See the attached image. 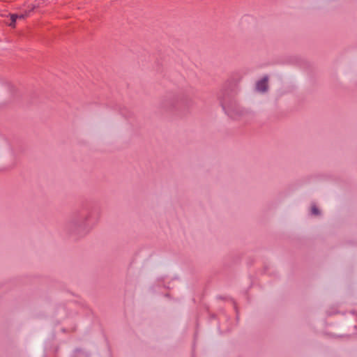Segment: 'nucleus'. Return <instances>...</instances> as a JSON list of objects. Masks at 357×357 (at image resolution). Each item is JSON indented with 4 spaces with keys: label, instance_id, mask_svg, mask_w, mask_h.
I'll return each instance as SVG.
<instances>
[{
    "label": "nucleus",
    "instance_id": "f257e3e1",
    "mask_svg": "<svg viewBox=\"0 0 357 357\" xmlns=\"http://www.w3.org/2000/svg\"><path fill=\"white\" fill-rule=\"evenodd\" d=\"M90 216L91 215L88 214L82 216L75 215L73 217L66 225L67 229L70 231L78 233L82 231H88L95 224V222L90 224Z\"/></svg>",
    "mask_w": 357,
    "mask_h": 357
},
{
    "label": "nucleus",
    "instance_id": "f03ea898",
    "mask_svg": "<svg viewBox=\"0 0 357 357\" xmlns=\"http://www.w3.org/2000/svg\"><path fill=\"white\" fill-rule=\"evenodd\" d=\"M223 107L226 113L234 119H238L244 113V111L236 104L231 106L223 105Z\"/></svg>",
    "mask_w": 357,
    "mask_h": 357
},
{
    "label": "nucleus",
    "instance_id": "7ed1b4c3",
    "mask_svg": "<svg viewBox=\"0 0 357 357\" xmlns=\"http://www.w3.org/2000/svg\"><path fill=\"white\" fill-rule=\"evenodd\" d=\"M268 76H265L261 80L258 81L256 84L257 90L260 92H266L268 86Z\"/></svg>",
    "mask_w": 357,
    "mask_h": 357
},
{
    "label": "nucleus",
    "instance_id": "20e7f679",
    "mask_svg": "<svg viewBox=\"0 0 357 357\" xmlns=\"http://www.w3.org/2000/svg\"><path fill=\"white\" fill-rule=\"evenodd\" d=\"M25 17L24 15H17L13 14L10 15V22L8 23L10 26L15 27V22L17 19H24Z\"/></svg>",
    "mask_w": 357,
    "mask_h": 357
},
{
    "label": "nucleus",
    "instance_id": "39448f33",
    "mask_svg": "<svg viewBox=\"0 0 357 357\" xmlns=\"http://www.w3.org/2000/svg\"><path fill=\"white\" fill-rule=\"evenodd\" d=\"M311 213L314 215H318L320 214V211L315 205H312L311 207Z\"/></svg>",
    "mask_w": 357,
    "mask_h": 357
}]
</instances>
